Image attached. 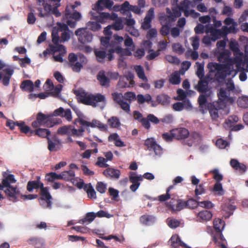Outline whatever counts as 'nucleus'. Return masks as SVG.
<instances>
[{"mask_svg": "<svg viewBox=\"0 0 248 248\" xmlns=\"http://www.w3.org/2000/svg\"><path fill=\"white\" fill-rule=\"evenodd\" d=\"M113 101L119 105L124 100V96L122 93L114 92L111 93Z\"/></svg>", "mask_w": 248, "mask_h": 248, "instance_id": "obj_44", "label": "nucleus"}, {"mask_svg": "<svg viewBox=\"0 0 248 248\" xmlns=\"http://www.w3.org/2000/svg\"><path fill=\"white\" fill-rule=\"evenodd\" d=\"M96 189L100 193H104L107 189L106 185L102 182H99L96 184Z\"/></svg>", "mask_w": 248, "mask_h": 248, "instance_id": "obj_58", "label": "nucleus"}, {"mask_svg": "<svg viewBox=\"0 0 248 248\" xmlns=\"http://www.w3.org/2000/svg\"><path fill=\"white\" fill-rule=\"evenodd\" d=\"M196 64L198 66L196 75L200 79H202L204 76V65L200 63L199 62H197Z\"/></svg>", "mask_w": 248, "mask_h": 248, "instance_id": "obj_45", "label": "nucleus"}, {"mask_svg": "<svg viewBox=\"0 0 248 248\" xmlns=\"http://www.w3.org/2000/svg\"><path fill=\"white\" fill-rule=\"evenodd\" d=\"M110 36L102 37L100 39L101 44L103 46V48L107 50L110 43Z\"/></svg>", "mask_w": 248, "mask_h": 248, "instance_id": "obj_57", "label": "nucleus"}, {"mask_svg": "<svg viewBox=\"0 0 248 248\" xmlns=\"http://www.w3.org/2000/svg\"><path fill=\"white\" fill-rule=\"evenodd\" d=\"M78 102L86 105L91 106L93 107H96L98 106V103L102 102L103 106L101 108H104L106 104L105 96L101 93L96 94H88L84 92H78L76 94Z\"/></svg>", "mask_w": 248, "mask_h": 248, "instance_id": "obj_2", "label": "nucleus"}, {"mask_svg": "<svg viewBox=\"0 0 248 248\" xmlns=\"http://www.w3.org/2000/svg\"><path fill=\"white\" fill-rule=\"evenodd\" d=\"M185 208H186V201H184L181 199H177L176 201V205L174 209V212L181 211Z\"/></svg>", "mask_w": 248, "mask_h": 248, "instance_id": "obj_47", "label": "nucleus"}, {"mask_svg": "<svg viewBox=\"0 0 248 248\" xmlns=\"http://www.w3.org/2000/svg\"><path fill=\"white\" fill-rule=\"evenodd\" d=\"M52 41L54 45L62 43L61 38H60L58 31H55L54 30H53L52 34Z\"/></svg>", "mask_w": 248, "mask_h": 248, "instance_id": "obj_54", "label": "nucleus"}, {"mask_svg": "<svg viewBox=\"0 0 248 248\" xmlns=\"http://www.w3.org/2000/svg\"><path fill=\"white\" fill-rule=\"evenodd\" d=\"M20 88L22 90L29 92H31L33 91L34 85L31 80H26L21 83L20 85Z\"/></svg>", "mask_w": 248, "mask_h": 248, "instance_id": "obj_32", "label": "nucleus"}, {"mask_svg": "<svg viewBox=\"0 0 248 248\" xmlns=\"http://www.w3.org/2000/svg\"><path fill=\"white\" fill-rule=\"evenodd\" d=\"M129 178L130 182L132 183L130 186V189L132 191L135 192L140 186V182L143 180V177L141 175H136L135 172L131 171Z\"/></svg>", "mask_w": 248, "mask_h": 248, "instance_id": "obj_12", "label": "nucleus"}, {"mask_svg": "<svg viewBox=\"0 0 248 248\" xmlns=\"http://www.w3.org/2000/svg\"><path fill=\"white\" fill-rule=\"evenodd\" d=\"M144 145L147 147V150L154 151L156 155H160L163 153L162 147L157 143L154 138H148L145 140Z\"/></svg>", "mask_w": 248, "mask_h": 248, "instance_id": "obj_8", "label": "nucleus"}, {"mask_svg": "<svg viewBox=\"0 0 248 248\" xmlns=\"http://www.w3.org/2000/svg\"><path fill=\"white\" fill-rule=\"evenodd\" d=\"M103 174L108 178L118 179L121 175V171L112 168H108L103 171Z\"/></svg>", "mask_w": 248, "mask_h": 248, "instance_id": "obj_20", "label": "nucleus"}, {"mask_svg": "<svg viewBox=\"0 0 248 248\" xmlns=\"http://www.w3.org/2000/svg\"><path fill=\"white\" fill-rule=\"evenodd\" d=\"M174 138L178 140H185L189 135V131L186 128L180 127L173 129Z\"/></svg>", "mask_w": 248, "mask_h": 248, "instance_id": "obj_16", "label": "nucleus"}, {"mask_svg": "<svg viewBox=\"0 0 248 248\" xmlns=\"http://www.w3.org/2000/svg\"><path fill=\"white\" fill-rule=\"evenodd\" d=\"M208 83L205 79H200L198 82L197 90L199 93H206L208 91Z\"/></svg>", "mask_w": 248, "mask_h": 248, "instance_id": "obj_33", "label": "nucleus"}, {"mask_svg": "<svg viewBox=\"0 0 248 248\" xmlns=\"http://www.w3.org/2000/svg\"><path fill=\"white\" fill-rule=\"evenodd\" d=\"M3 178L2 183L6 187L12 186L11 184L15 183L16 180L15 179V176L12 174H8L6 172H3L2 173Z\"/></svg>", "mask_w": 248, "mask_h": 248, "instance_id": "obj_22", "label": "nucleus"}, {"mask_svg": "<svg viewBox=\"0 0 248 248\" xmlns=\"http://www.w3.org/2000/svg\"><path fill=\"white\" fill-rule=\"evenodd\" d=\"M96 217L95 213L94 212L87 213L84 218L80 219L79 221L80 223L82 224H85L86 222L90 223L92 222Z\"/></svg>", "mask_w": 248, "mask_h": 248, "instance_id": "obj_36", "label": "nucleus"}, {"mask_svg": "<svg viewBox=\"0 0 248 248\" xmlns=\"http://www.w3.org/2000/svg\"><path fill=\"white\" fill-rule=\"evenodd\" d=\"M154 17V8H151L147 12L144 21L141 24V28L147 30L151 27V22Z\"/></svg>", "mask_w": 248, "mask_h": 248, "instance_id": "obj_14", "label": "nucleus"}, {"mask_svg": "<svg viewBox=\"0 0 248 248\" xmlns=\"http://www.w3.org/2000/svg\"><path fill=\"white\" fill-rule=\"evenodd\" d=\"M170 82L173 85L179 84L181 82L180 75L177 73L172 74L170 78Z\"/></svg>", "mask_w": 248, "mask_h": 248, "instance_id": "obj_53", "label": "nucleus"}, {"mask_svg": "<svg viewBox=\"0 0 248 248\" xmlns=\"http://www.w3.org/2000/svg\"><path fill=\"white\" fill-rule=\"evenodd\" d=\"M108 122L109 123L110 125L112 127H117L120 125V123L119 122V119L114 117H112L111 118L108 119Z\"/></svg>", "mask_w": 248, "mask_h": 248, "instance_id": "obj_64", "label": "nucleus"}, {"mask_svg": "<svg viewBox=\"0 0 248 248\" xmlns=\"http://www.w3.org/2000/svg\"><path fill=\"white\" fill-rule=\"evenodd\" d=\"M40 195L39 199L46 202V204L45 205L41 203L40 204L45 208H50L52 204L51 200L52 198L49 192V188L43 186L40 190Z\"/></svg>", "mask_w": 248, "mask_h": 248, "instance_id": "obj_10", "label": "nucleus"}, {"mask_svg": "<svg viewBox=\"0 0 248 248\" xmlns=\"http://www.w3.org/2000/svg\"><path fill=\"white\" fill-rule=\"evenodd\" d=\"M61 123L62 120L60 119L52 117L50 114H45L39 112L36 115V120L32 122L31 126L34 128L42 126L50 128Z\"/></svg>", "mask_w": 248, "mask_h": 248, "instance_id": "obj_3", "label": "nucleus"}, {"mask_svg": "<svg viewBox=\"0 0 248 248\" xmlns=\"http://www.w3.org/2000/svg\"><path fill=\"white\" fill-rule=\"evenodd\" d=\"M173 188V186H170L166 190V193L165 194H162L158 196L157 200L159 202H165L169 199H170V190Z\"/></svg>", "mask_w": 248, "mask_h": 248, "instance_id": "obj_41", "label": "nucleus"}, {"mask_svg": "<svg viewBox=\"0 0 248 248\" xmlns=\"http://www.w3.org/2000/svg\"><path fill=\"white\" fill-rule=\"evenodd\" d=\"M205 32L206 33H210L213 41H215L220 39L221 37L226 36L224 34L223 27L221 29H217L209 25H207L205 27Z\"/></svg>", "mask_w": 248, "mask_h": 248, "instance_id": "obj_7", "label": "nucleus"}, {"mask_svg": "<svg viewBox=\"0 0 248 248\" xmlns=\"http://www.w3.org/2000/svg\"><path fill=\"white\" fill-rule=\"evenodd\" d=\"M60 6V4H55V6L53 8L52 7L50 4H46L44 6V9L45 10H48L49 11H52L53 14H54L56 17H59L61 16V13L59 12L58 9V7Z\"/></svg>", "mask_w": 248, "mask_h": 248, "instance_id": "obj_38", "label": "nucleus"}, {"mask_svg": "<svg viewBox=\"0 0 248 248\" xmlns=\"http://www.w3.org/2000/svg\"><path fill=\"white\" fill-rule=\"evenodd\" d=\"M155 219L154 216L146 214L140 217V221L142 224L149 226L154 223Z\"/></svg>", "mask_w": 248, "mask_h": 248, "instance_id": "obj_30", "label": "nucleus"}, {"mask_svg": "<svg viewBox=\"0 0 248 248\" xmlns=\"http://www.w3.org/2000/svg\"><path fill=\"white\" fill-rule=\"evenodd\" d=\"M123 96L124 99L128 101L129 103H131L132 101H134L136 99L135 93L131 92L125 93Z\"/></svg>", "mask_w": 248, "mask_h": 248, "instance_id": "obj_52", "label": "nucleus"}, {"mask_svg": "<svg viewBox=\"0 0 248 248\" xmlns=\"http://www.w3.org/2000/svg\"><path fill=\"white\" fill-rule=\"evenodd\" d=\"M166 12L167 14H170L176 21L177 17L181 16L182 10L180 9L179 7L178 8L172 9V11H171L169 8H167Z\"/></svg>", "mask_w": 248, "mask_h": 248, "instance_id": "obj_43", "label": "nucleus"}, {"mask_svg": "<svg viewBox=\"0 0 248 248\" xmlns=\"http://www.w3.org/2000/svg\"><path fill=\"white\" fill-rule=\"evenodd\" d=\"M28 243L34 246L36 248H40L43 245L42 241L37 237H32L28 240Z\"/></svg>", "mask_w": 248, "mask_h": 248, "instance_id": "obj_39", "label": "nucleus"}, {"mask_svg": "<svg viewBox=\"0 0 248 248\" xmlns=\"http://www.w3.org/2000/svg\"><path fill=\"white\" fill-rule=\"evenodd\" d=\"M106 159L103 157H98L97 161L95 163V165L98 166L100 168H107L108 165L106 163Z\"/></svg>", "mask_w": 248, "mask_h": 248, "instance_id": "obj_50", "label": "nucleus"}, {"mask_svg": "<svg viewBox=\"0 0 248 248\" xmlns=\"http://www.w3.org/2000/svg\"><path fill=\"white\" fill-rule=\"evenodd\" d=\"M221 66L222 64L216 62H210L208 64V67L210 69V71L212 72H217L219 68Z\"/></svg>", "mask_w": 248, "mask_h": 248, "instance_id": "obj_63", "label": "nucleus"}, {"mask_svg": "<svg viewBox=\"0 0 248 248\" xmlns=\"http://www.w3.org/2000/svg\"><path fill=\"white\" fill-rule=\"evenodd\" d=\"M117 54L121 55V56H130L132 55V52L129 48H123L122 46L117 49Z\"/></svg>", "mask_w": 248, "mask_h": 248, "instance_id": "obj_60", "label": "nucleus"}, {"mask_svg": "<svg viewBox=\"0 0 248 248\" xmlns=\"http://www.w3.org/2000/svg\"><path fill=\"white\" fill-rule=\"evenodd\" d=\"M177 200L171 198L169 202L166 203V206L172 212H174V209L176 205Z\"/></svg>", "mask_w": 248, "mask_h": 248, "instance_id": "obj_59", "label": "nucleus"}, {"mask_svg": "<svg viewBox=\"0 0 248 248\" xmlns=\"http://www.w3.org/2000/svg\"><path fill=\"white\" fill-rule=\"evenodd\" d=\"M49 47L51 51L54 53L60 52V53H64L66 54V51L65 46L59 44L55 45H50Z\"/></svg>", "mask_w": 248, "mask_h": 248, "instance_id": "obj_37", "label": "nucleus"}, {"mask_svg": "<svg viewBox=\"0 0 248 248\" xmlns=\"http://www.w3.org/2000/svg\"><path fill=\"white\" fill-rule=\"evenodd\" d=\"M130 104L129 102L127 103L123 100L119 105L124 111L127 113H129L130 111Z\"/></svg>", "mask_w": 248, "mask_h": 248, "instance_id": "obj_61", "label": "nucleus"}, {"mask_svg": "<svg viewBox=\"0 0 248 248\" xmlns=\"http://www.w3.org/2000/svg\"><path fill=\"white\" fill-rule=\"evenodd\" d=\"M180 221L176 219H170L168 221V226L172 229L176 228L179 226Z\"/></svg>", "mask_w": 248, "mask_h": 248, "instance_id": "obj_62", "label": "nucleus"}, {"mask_svg": "<svg viewBox=\"0 0 248 248\" xmlns=\"http://www.w3.org/2000/svg\"><path fill=\"white\" fill-rule=\"evenodd\" d=\"M90 13L93 16V19L100 23H104L106 22L108 20L111 19L110 14L108 13H99L98 16H95L94 12L93 11H91Z\"/></svg>", "mask_w": 248, "mask_h": 248, "instance_id": "obj_19", "label": "nucleus"}, {"mask_svg": "<svg viewBox=\"0 0 248 248\" xmlns=\"http://www.w3.org/2000/svg\"><path fill=\"white\" fill-rule=\"evenodd\" d=\"M221 59H224L227 61V63L222 64V66L219 68L215 74L216 79L219 81L225 79L227 76L231 75L232 72L236 74L235 71L232 67V59L229 58V54L226 52H222L220 53L218 59L221 61Z\"/></svg>", "mask_w": 248, "mask_h": 248, "instance_id": "obj_1", "label": "nucleus"}, {"mask_svg": "<svg viewBox=\"0 0 248 248\" xmlns=\"http://www.w3.org/2000/svg\"><path fill=\"white\" fill-rule=\"evenodd\" d=\"M159 21L160 24L171 26L172 22L175 21V19L170 14H162L159 17Z\"/></svg>", "mask_w": 248, "mask_h": 248, "instance_id": "obj_25", "label": "nucleus"}, {"mask_svg": "<svg viewBox=\"0 0 248 248\" xmlns=\"http://www.w3.org/2000/svg\"><path fill=\"white\" fill-rule=\"evenodd\" d=\"M217 105L216 102H214L208 108L209 113L213 120H216L218 118V110L223 108H219Z\"/></svg>", "mask_w": 248, "mask_h": 248, "instance_id": "obj_28", "label": "nucleus"}, {"mask_svg": "<svg viewBox=\"0 0 248 248\" xmlns=\"http://www.w3.org/2000/svg\"><path fill=\"white\" fill-rule=\"evenodd\" d=\"M45 179L48 182H53L56 180H60V175L55 172H49L46 175Z\"/></svg>", "mask_w": 248, "mask_h": 248, "instance_id": "obj_42", "label": "nucleus"}, {"mask_svg": "<svg viewBox=\"0 0 248 248\" xmlns=\"http://www.w3.org/2000/svg\"><path fill=\"white\" fill-rule=\"evenodd\" d=\"M78 120L79 124L83 126H90L93 128L97 127L102 131H105L107 129V126L106 125L96 120H93L92 122H87L83 119H78Z\"/></svg>", "mask_w": 248, "mask_h": 248, "instance_id": "obj_11", "label": "nucleus"}, {"mask_svg": "<svg viewBox=\"0 0 248 248\" xmlns=\"http://www.w3.org/2000/svg\"><path fill=\"white\" fill-rule=\"evenodd\" d=\"M190 39L192 40L191 45L193 47V50H197L199 48L200 45V37L196 35L191 37Z\"/></svg>", "mask_w": 248, "mask_h": 248, "instance_id": "obj_55", "label": "nucleus"}, {"mask_svg": "<svg viewBox=\"0 0 248 248\" xmlns=\"http://www.w3.org/2000/svg\"><path fill=\"white\" fill-rule=\"evenodd\" d=\"M65 17L66 18H72L76 20H79L81 17V14L78 11L74 12L73 14L71 13L70 10L67 7L65 10Z\"/></svg>", "mask_w": 248, "mask_h": 248, "instance_id": "obj_31", "label": "nucleus"}, {"mask_svg": "<svg viewBox=\"0 0 248 248\" xmlns=\"http://www.w3.org/2000/svg\"><path fill=\"white\" fill-rule=\"evenodd\" d=\"M4 75L2 79V83L3 85L8 86L9 85L10 80L12 78V76L14 73V70L11 68H6L3 70Z\"/></svg>", "mask_w": 248, "mask_h": 248, "instance_id": "obj_21", "label": "nucleus"}, {"mask_svg": "<svg viewBox=\"0 0 248 248\" xmlns=\"http://www.w3.org/2000/svg\"><path fill=\"white\" fill-rule=\"evenodd\" d=\"M230 93L226 89L220 88L217 93L218 101L216 102L217 106L220 108H225L228 102H232L233 99L230 97Z\"/></svg>", "mask_w": 248, "mask_h": 248, "instance_id": "obj_5", "label": "nucleus"}, {"mask_svg": "<svg viewBox=\"0 0 248 248\" xmlns=\"http://www.w3.org/2000/svg\"><path fill=\"white\" fill-rule=\"evenodd\" d=\"M35 129V130L31 131V135H34L42 138L47 139V138H49L48 136L51 134L50 131L48 129L42 128L40 127Z\"/></svg>", "mask_w": 248, "mask_h": 248, "instance_id": "obj_23", "label": "nucleus"}, {"mask_svg": "<svg viewBox=\"0 0 248 248\" xmlns=\"http://www.w3.org/2000/svg\"><path fill=\"white\" fill-rule=\"evenodd\" d=\"M171 241V246L173 248H177L179 246H181L186 248H190L186 244L183 242L180 237L177 235H172L170 239Z\"/></svg>", "mask_w": 248, "mask_h": 248, "instance_id": "obj_26", "label": "nucleus"}, {"mask_svg": "<svg viewBox=\"0 0 248 248\" xmlns=\"http://www.w3.org/2000/svg\"><path fill=\"white\" fill-rule=\"evenodd\" d=\"M224 226L225 222L223 220L216 218L214 220V227L217 232L221 233Z\"/></svg>", "mask_w": 248, "mask_h": 248, "instance_id": "obj_34", "label": "nucleus"}, {"mask_svg": "<svg viewBox=\"0 0 248 248\" xmlns=\"http://www.w3.org/2000/svg\"><path fill=\"white\" fill-rule=\"evenodd\" d=\"M75 175V172L72 170L64 171L60 174V179H63L65 181L72 180Z\"/></svg>", "mask_w": 248, "mask_h": 248, "instance_id": "obj_35", "label": "nucleus"}, {"mask_svg": "<svg viewBox=\"0 0 248 248\" xmlns=\"http://www.w3.org/2000/svg\"><path fill=\"white\" fill-rule=\"evenodd\" d=\"M93 52L98 62L104 63L105 58L108 59V52L105 48H95Z\"/></svg>", "mask_w": 248, "mask_h": 248, "instance_id": "obj_18", "label": "nucleus"}, {"mask_svg": "<svg viewBox=\"0 0 248 248\" xmlns=\"http://www.w3.org/2000/svg\"><path fill=\"white\" fill-rule=\"evenodd\" d=\"M78 41L83 44H88L93 40L92 33L87 28H79L75 31Z\"/></svg>", "mask_w": 248, "mask_h": 248, "instance_id": "obj_6", "label": "nucleus"}, {"mask_svg": "<svg viewBox=\"0 0 248 248\" xmlns=\"http://www.w3.org/2000/svg\"><path fill=\"white\" fill-rule=\"evenodd\" d=\"M202 140L201 135L196 132H192L187 138V140H185L184 144L191 147L193 145L197 144L201 142Z\"/></svg>", "mask_w": 248, "mask_h": 248, "instance_id": "obj_13", "label": "nucleus"}, {"mask_svg": "<svg viewBox=\"0 0 248 248\" xmlns=\"http://www.w3.org/2000/svg\"><path fill=\"white\" fill-rule=\"evenodd\" d=\"M213 216L212 213L208 210H203L200 212L197 215V218L200 222L210 220Z\"/></svg>", "mask_w": 248, "mask_h": 248, "instance_id": "obj_27", "label": "nucleus"}, {"mask_svg": "<svg viewBox=\"0 0 248 248\" xmlns=\"http://www.w3.org/2000/svg\"><path fill=\"white\" fill-rule=\"evenodd\" d=\"M121 45L118 43V42L115 40H111L110 41L108 48H107V52H108V61H111L113 59V53L116 52L118 53L117 49L121 48Z\"/></svg>", "mask_w": 248, "mask_h": 248, "instance_id": "obj_15", "label": "nucleus"}, {"mask_svg": "<svg viewBox=\"0 0 248 248\" xmlns=\"http://www.w3.org/2000/svg\"><path fill=\"white\" fill-rule=\"evenodd\" d=\"M40 177L37 176L36 180L29 181L27 185V190L31 192L34 189L40 190L44 186V184L40 181Z\"/></svg>", "mask_w": 248, "mask_h": 248, "instance_id": "obj_17", "label": "nucleus"}, {"mask_svg": "<svg viewBox=\"0 0 248 248\" xmlns=\"http://www.w3.org/2000/svg\"><path fill=\"white\" fill-rule=\"evenodd\" d=\"M238 105L241 108H248V97H242L237 100Z\"/></svg>", "mask_w": 248, "mask_h": 248, "instance_id": "obj_51", "label": "nucleus"}, {"mask_svg": "<svg viewBox=\"0 0 248 248\" xmlns=\"http://www.w3.org/2000/svg\"><path fill=\"white\" fill-rule=\"evenodd\" d=\"M162 27L160 30V34L164 36L168 35L170 32V25H166L165 24H161Z\"/></svg>", "mask_w": 248, "mask_h": 248, "instance_id": "obj_56", "label": "nucleus"}, {"mask_svg": "<svg viewBox=\"0 0 248 248\" xmlns=\"http://www.w3.org/2000/svg\"><path fill=\"white\" fill-rule=\"evenodd\" d=\"M170 97L165 93L157 95L156 98V102L158 104L163 106H168L170 103Z\"/></svg>", "mask_w": 248, "mask_h": 248, "instance_id": "obj_29", "label": "nucleus"}, {"mask_svg": "<svg viewBox=\"0 0 248 248\" xmlns=\"http://www.w3.org/2000/svg\"><path fill=\"white\" fill-rule=\"evenodd\" d=\"M186 208L194 209L197 208L199 205V202L193 199H190L186 201Z\"/></svg>", "mask_w": 248, "mask_h": 248, "instance_id": "obj_49", "label": "nucleus"}, {"mask_svg": "<svg viewBox=\"0 0 248 248\" xmlns=\"http://www.w3.org/2000/svg\"><path fill=\"white\" fill-rule=\"evenodd\" d=\"M213 191L217 192V194L219 196H222L224 194V191L222 188V184L220 183H216L213 187Z\"/></svg>", "mask_w": 248, "mask_h": 248, "instance_id": "obj_48", "label": "nucleus"}, {"mask_svg": "<svg viewBox=\"0 0 248 248\" xmlns=\"http://www.w3.org/2000/svg\"><path fill=\"white\" fill-rule=\"evenodd\" d=\"M238 121V116L235 115H230L225 120L223 127L225 129L229 130V136H231V131H238L244 128V126L242 124H236Z\"/></svg>", "mask_w": 248, "mask_h": 248, "instance_id": "obj_4", "label": "nucleus"}, {"mask_svg": "<svg viewBox=\"0 0 248 248\" xmlns=\"http://www.w3.org/2000/svg\"><path fill=\"white\" fill-rule=\"evenodd\" d=\"M96 78L101 86L106 87L109 86L110 79L106 76L105 72L104 70H100L98 73Z\"/></svg>", "mask_w": 248, "mask_h": 248, "instance_id": "obj_24", "label": "nucleus"}, {"mask_svg": "<svg viewBox=\"0 0 248 248\" xmlns=\"http://www.w3.org/2000/svg\"><path fill=\"white\" fill-rule=\"evenodd\" d=\"M4 191L8 199L14 202L18 201V198L20 197V192L16 186H6Z\"/></svg>", "mask_w": 248, "mask_h": 248, "instance_id": "obj_9", "label": "nucleus"}, {"mask_svg": "<svg viewBox=\"0 0 248 248\" xmlns=\"http://www.w3.org/2000/svg\"><path fill=\"white\" fill-rule=\"evenodd\" d=\"M136 71L137 73L138 76L140 78L142 79L143 81H147V78L145 76L144 70L140 65L137 66V68H136Z\"/></svg>", "mask_w": 248, "mask_h": 248, "instance_id": "obj_46", "label": "nucleus"}, {"mask_svg": "<svg viewBox=\"0 0 248 248\" xmlns=\"http://www.w3.org/2000/svg\"><path fill=\"white\" fill-rule=\"evenodd\" d=\"M86 28H88L93 31H96L101 28V26L97 21H89L87 23Z\"/></svg>", "mask_w": 248, "mask_h": 248, "instance_id": "obj_40", "label": "nucleus"}]
</instances>
